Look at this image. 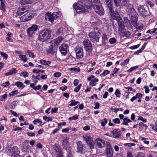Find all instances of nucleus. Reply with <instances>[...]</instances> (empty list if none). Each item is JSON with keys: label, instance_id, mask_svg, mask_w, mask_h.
I'll return each mask as SVG.
<instances>
[{"label": "nucleus", "instance_id": "nucleus-28", "mask_svg": "<svg viewBox=\"0 0 157 157\" xmlns=\"http://www.w3.org/2000/svg\"><path fill=\"white\" fill-rule=\"evenodd\" d=\"M132 121L130 119L127 117L124 118L123 119V122L122 124L124 125H127L128 123Z\"/></svg>", "mask_w": 157, "mask_h": 157}, {"label": "nucleus", "instance_id": "nucleus-37", "mask_svg": "<svg viewBox=\"0 0 157 157\" xmlns=\"http://www.w3.org/2000/svg\"><path fill=\"white\" fill-rule=\"evenodd\" d=\"M101 125L102 126H104L107 122V120L105 118L100 121Z\"/></svg>", "mask_w": 157, "mask_h": 157}, {"label": "nucleus", "instance_id": "nucleus-13", "mask_svg": "<svg viewBox=\"0 0 157 157\" xmlns=\"http://www.w3.org/2000/svg\"><path fill=\"white\" fill-rule=\"evenodd\" d=\"M106 143L107 145L106 151L107 155L108 157H112L113 152V150L111 147V145L109 142H107Z\"/></svg>", "mask_w": 157, "mask_h": 157}, {"label": "nucleus", "instance_id": "nucleus-12", "mask_svg": "<svg viewBox=\"0 0 157 157\" xmlns=\"http://www.w3.org/2000/svg\"><path fill=\"white\" fill-rule=\"evenodd\" d=\"M75 52L77 58L79 59L83 57V54L82 48L79 46H77L75 48Z\"/></svg>", "mask_w": 157, "mask_h": 157}, {"label": "nucleus", "instance_id": "nucleus-47", "mask_svg": "<svg viewBox=\"0 0 157 157\" xmlns=\"http://www.w3.org/2000/svg\"><path fill=\"white\" fill-rule=\"evenodd\" d=\"M109 41L111 44H113L116 43V40L114 38H110L109 40Z\"/></svg>", "mask_w": 157, "mask_h": 157}, {"label": "nucleus", "instance_id": "nucleus-36", "mask_svg": "<svg viewBox=\"0 0 157 157\" xmlns=\"http://www.w3.org/2000/svg\"><path fill=\"white\" fill-rule=\"evenodd\" d=\"M78 115L77 114H76L75 116L70 117L68 120L69 121H72V120H75L78 119Z\"/></svg>", "mask_w": 157, "mask_h": 157}, {"label": "nucleus", "instance_id": "nucleus-62", "mask_svg": "<svg viewBox=\"0 0 157 157\" xmlns=\"http://www.w3.org/2000/svg\"><path fill=\"white\" fill-rule=\"evenodd\" d=\"M140 46V44H137L135 45L132 46L130 47V48L131 49H134L137 48Z\"/></svg>", "mask_w": 157, "mask_h": 157}, {"label": "nucleus", "instance_id": "nucleus-2", "mask_svg": "<svg viewBox=\"0 0 157 157\" xmlns=\"http://www.w3.org/2000/svg\"><path fill=\"white\" fill-rule=\"evenodd\" d=\"M128 11L131 14L130 19L133 25L137 24L138 15L132 4L128 5Z\"/></svg>", "mask_w": 157, "mask_h": 157}, {"label": "nucleus", "instance_id": "nucleus-18", "mask_svg": "<svg viewBox=\"0 0 157 157\" xmlns=\"http://www.w3.org/2000/svg\"><path fill=\"white\" fill-rule=\"evenodd\" d=\"M97 146L99 148H102L105 147V142L104 140L100 138H98L96 140Z\"/></svg>", "mask_w": 157, "mask_h": 157}, {"label": "nucleus", "instance_id": "nucleus-40", "mask_svg": "<svg viewBox=\"0 0 157 157\" xmlns=\"http://www.w3.org/2000/svg\"><path fill=\"white\" fill-rule=\"evenodd\" d=\"M29 75V73L26 71L22 72L20 74V76H23L24 78L28 77Z\"/></svg>", "mask_w": 157, "mask_h": 157}, {"label": "nucleus", "instance_id": "nucleus-53", "mask_svg": "<svg viewBox=\"0 0 157 157\" xmlns=\"http://www.w3.org/2000/svg\"><path fill=\"white\" fill-rule=\"evenodd\" d=\"M148 5H149L151 7H152L154 6L153 3L150 0L146 1Z\"/></svg>", "mask_w": 157, "mask_h": 157}, {"label": "nucleus", "instance_id": "nucleus-29", "mask_svg": "<svg viewBox=\"0 0 157 157\" xmlns=\"http://www.w3.org/2000/svg\"><path fill=\"white\" fill-rule=\"evenodd\" d=\"M70 104L69 105L71 106H73L76 105L79 103L78 101H75V100H72L70 101Z\"/></svg>", "mask_w": 157, "mask_h": 157}, {"label": "nucleus", "instance_id": "nucleus-38", "mask_svg": "<svg viewBox=\"0 0 157 157\" xmlns=\"http://www.w3.org/2000/svg\"><path fill=\"white\" fill-rule=\"evenodd\" d=\"M109 73V71L107 70H105L100 75L101 76H105Z\"/></svg>", "mask_w": 157, "mask_h": 157}, {"label": "nucleus", "instance_id": "nucleus-22", "mask_svg": "<svg viewBox=\"0 0 157 157\" xmlns=\"http://www.w3.org/2000/svg\"><path fill=\"white\" fill-rule=\"evenodd\" d=\"M77 152H82L83 149V145L80 141H78L77 143Z\"/></svg>", "mask_w": 157, "mask_h": 157}, {"label": "nucleus", "instance_id": "nucleus-57", "mask_svg": "<svg viewBox=\"0 0 157 157\" xmlns=\"http://www.w3.org/2000/svg\"><path fill=\"white\" fill-rule=\"evenodd\" d=\"M126 157H133L131 152L128 151L127 152V156Z\"/></svg>", "mask_w": 157, "mask_h": 157}, {"label": "nucleus", "instance_id": "nucleus-7", "mask_svg": "<svg viewBox=\"0 0 157 157\" xmlns=\"http://www.w3.org/2000/svg\"><path fill=\"white\" fill-rule=\"evenodd\" d=\"M61 13L59 12H54L52 13H48V17L49 21L52 23L54 21V20L60 17L61 15Z\"/></svg>", "mask_w": 157, "mask_h": 157}, {"label": "nucleus", "instance_id": "nucleus-48", "mask_svg": "<svg viewBox=\"0 0 157 157\" xmlns=\"http://www.w3.org/2000/svg\"><path fill=\"white\" fill-rule=\"evenodd\" d=\"M43 118L44 120L47 121H52V119L50 117H47V116H44L43 117Z\"/></svg>", "mask_w": 157, "mask_h": 157}, {"label": "nucleus", "instance_id": "nucleus-6", "mask_svg": "<svg viewBox=\"0 0 157 157\" xmlns=\"http://www.w3.org/2000/svg\"><path fill=\"white\" fill-rule=\"evenodd\" d=\"M83 137V139L86 141L87 145L90 148L93 149L94 148L95 144L93 138L90 136H84Z\"/></svg>", "mask_w": 157, "mask_h": 157}, {"label": "nucleus", "instance_id": "nucleus-24", "mask_svg": "<svg viewBox=\"0 0 157 157\" xmlns=\"http://www.w3.org/2000/svg\"><path fill=\"white\" fill-rule=\"evenodd\" d=\"M27 11V10H26L25 8L22 7L18 9L17 11V14L18 15H21Z\"/></svg>", "mask_w": 157, "mask_h": 157}, {"label": "nucleus", "instance_id": "nucleus-5", "mask_svg": "<svg viewBox=\"0 0 157 157\" xmlns=\"http://www.w3.org/2000/svg\"><path fill=\"white\" fill-rule=\"evenodd\" d=\"M112 17H114V19L116 20L118 23V32H119L124 29V23L122 20L120 16L118 13L117 11H115V14L111 16Z\"/></svg>", "mask_w": 157, "mask_h": 157}, {"label": "nucleus", "instance_id": "nucleus-64", "mask_svg": "<svg viewBox=\"0 0 157 157\" xmlns=\"http://www.w3.org/2000/svg\"><path fill=\"white\" fill-rule=\"evenodd\" d=\"M28 53L29 57H32L33 58L34 57V55L33 52H31L29 50L28 51Z\"/></svg>", "mask_w": 157, "mask_h": 157}, {"label": "nucleus", "instance_id": "nucleus-33", "mask_svg": "<svg viewBox=\"0 0 157 157\" xmlns=\"http://www.w3.org/2000/svg\"><path fill=\"white\" fill-rule=\"evenodd\" d=\"M134 26L138 29H141L143 27V26L142 24H139L137 23L134 25Z\"/></svg>", "mask_w": 157, "mask_h": 157}, {"label": "nucleus", "instance_id": "nucleus-30", "mask_svg": "<svg viewBox=\"0 0 157 157\" xmlns=\"http://www.w3.org/2000/svg\"><path fill=\"white\" fill-rule=\"evenodd\" d=\"M15 85L18 87H21V89H22L25 87V85H23V84L22 82H21L17 81L16 82Z\"/></svg>", "mask_w": 157, "mask_h": 157}, {"label": "nucleus", "instance_id": "nucleus-9", "mask_svg": "<svg viewBox=\"0 0 157 157\" xmlns=\"http://www.w3.org/2000/svg\"><path fill=\"white\" fill-rule=\"evenodd\" d=\"M53 148L55 151L56 155L57 157H61L63 156L62 149L59 144H55Z\"/></svg>", "mask_w": 157, "mask_h": 157}, {"label": "nucleus", "instance_id": "nucleus-45", "mask_svg": "<svg viewBox=\"0 0 157 157\" xmlns=\"http://www.w3.org/2000/svg\"><path fill=\"white\" fill-rule=\"evenodd\" d=\"M6 2H1L2 10L3 11L5 10Z\"/></svg>", "mask_w": 157, "mask_h": 157}, {"label": "nucleus", "instance_id": "nucleus-26", "mask_svg": "<svg viewBox=\"0 0 157 157\" xmlns=\"http://www.w3.org/2000/svg\"><path fill=\"white\" fill-rule=\"evenodd\" d=\"M98 79L96 78L92 79L89 83L90 85L91 86H95L96 85V83L98 82Z\"/></svg>", "mask_w": 157, "mask_h": 157}, {"label": "nucleus", "instance_id": "nucleus-54", "mask_svg": "<svg viewBox=\"0 0 157 157\" xmlns=\"http://www.w3.org/2000/svg\"><path fill=\"white\" fill-rule=\"evenodd\" d=\"M10 84V83L9 81H7L6 82L3 83L2 84V86L3 87H5L8 86Z\"/></svg>", "mask_w": 157, "mask_h": 157}, {"label": "nucleus", "instance_id": "nucleus-55", "mask_svg": "<svg viewBox=\"0 0 157 157\" xmlns=\"http://www.w3.org/2000/svg\"><path fill=\"white\" fill-rule=\"evenodd\" d=\"M66 124L65 122H63L62 123H59L58 124V127L59 128H61L62 126H65Z\"/></svg>", "mask_w": 157, "mask_h": 157}, {"label": "nucleus", "instance_id": "nucleus-44", "mask_svg": "<svg viewBox=\"0 0 157 157\" xmlns=\"http://www.w3.org/2000/svg\"><path fill=\"white\" fill-rule=\"evenodd\" d=\"M0 54L1 56L3 57L6 59L8 57V55L4 52H0Z\"/></svg>", "mask_w": 157, "mask_h": 157}, {"label": "nucleus", "instance_id": "nucleus-59", "mask_svg": "<svg viewBox=\"0 0 157 157\" xmlns=\"http://www.w3.org/2000/svg\"><path fill=\"white\" fill-rule=\"evenodd\" d=\"M58 109L57 108H52L51 112V113H57L58 111Z\"/></svg>", "mask_w": 157, "mask_h": 157}, {"label": "nucleus", "instance_id": "nucleus-51", "mask_svg": "<svg viewBox=\"0 0 157 157\" xmlns=\"http://www.w3.org/2000/svg\"><path fill=\"white\" fill-rule=\"evenodd\" d=\"M69 130H70V129H69V128H65L64 129H63L62 130V132L63 133H68L69 132Z\"/></svg>", "mask_w": 157, "mask_h": 157}, {"label": "nucleus", "instance_id": "nucleus-34", "mask_svg": "<svg viewBox=\"0 0 157 157\" xmlns=\"http://www.w3.org/2000/svg\"><path fill=\"white\" fill-rule=\"evenodd\" d=\"M135 157H145V155L143 152H139L136 155Z\"/></svg>", "mask_w": 157, "mask_h": 157}, {"label": "nucleus", "instance_id": "nucleus-10", "mask_svg": "<svg viewBox=\"0 0 157 157\" xmlns=\"http://www.w3.org/2000/svg\"><path fill=\"white\" fill-rule=\"evenodd\" d=\"M38 26L36 25H33L27 30V33L30 37L33 36V34L37 30Z\"/></svg>", "mask_w": 157, "mask_h": 157}, {"label": "nucleus", "instance_id": "nucleus-21", "mask_svg": "<svg viewBox=\"0 0 157 157\" xmlns=\"http://www.w3.org/2000/svg\"><path fill=\"white\" fill-rule=\"evenodd\" d=\"M121 36L123 37L125 36L128 37L131 34V33L128 31H126L123 29L119 32Z\"/></svg>", "mask_w": 157, "mask_h": 157}, {"label": "nucleus", "instance_id": "nucleus-41", "mask_svg": "<svg viewBox=\"0 0 157 157\" xmlns=\"http://www.w3.org/2000/svg\"><path fill=\"white\" fill-rule=\"evenodd\" d=\"M129 59H127L123 61L121 63V65L122 66H125L128 63L129 61Z\"/></svg>", "mask_w": 157, "mask_h": 157}, {"label": "nucleus", "instance_id": "nucleus-17", "mask_svg": "<svg viewBox=\"0 0 157 157\" xmlns=\"http://www.w3.org/2000/svg\"><path fill=\"white\" fill-rule=\"evenodd\" d=\"M112 135L115 138H119L122 134V132L118 129H115L112 131Z\"/></svg>", "mask_w": 157, "mask_h": 157}, {"label": "nucleus", "instance_id": "nucleus-19", "mask_svg": "<svg viewBox=\"0 0 157 157\" xmlns=\"http://www.w3.org/2000/svg\"><path fill=\"white\" fill-rule=\"evenodd\" d=\"M138 10L139 13L142 16H147V11L143 6H140L138 7Z\"/></svg>", "mask_w": 157, "mask_h": 157}, {"label": "nucleus", "instance_id": "nucleus-3", "mask_svg": "<svg viewBox=\"0 0 157 157\" xmlns=\"http://www.w3.org/2000/svg\"><path fill=\"white\" fill-rule=\"evenodd\" d=\"M52 34V32L50 30L45 29L41 31L39 33L38 39L42 41H44L45 40L51 38Z\"/></svg>", "mask_w": 157, "mask_h": 157}, {"label": "nucleus", "instance_id": "nucleus-58", "mask_svg": "<svg viewBox=\"0 0 157 157\" xmlns=\"http://www.w3.org/2000/svg\"><path fill=\"white\" fill-rule=\"evenodd\" d=\"M138 120H140L144 123H146L147 122L146 119L140 116L138 117Z\"/></svg>", "mask_w": 157, "mask_h": 157}, {"label": "nucleus", "instance_id": "nucleus-25", "mask_svg": "<svg viewBox=\"0 0 157 157\" xmlns=\"http://www.w3.org/2000/svg\"><path fill=\"white\" fill-rule=\"evenodd\" d=\"M35 2V0H22L21 2V3L22 5H25L26 4H31Z\"/></svg>", "mask_w": 157, "mask_h": 157}, {"label": "nucleus", "instance_id": "nucleus-39", "mask_svg": "<svg viewBox=\"0 0 157 157\" xmlns=\"http://www.w3.org/2000/svg\"><path fill=\"white\" fill-rule=\"evenodd\" d=\"M33 73H39L40 72H41V73H43L44 72V70H39L36 69H34L33 70Z\"/></svg>", "mask_w": 157, "mask_h": 157}, {"label": "nucleus", "instance_id": "nucleus-20", "mask_svg": "<svg viewBox=\"0 0 157 157\" xmlns=\"http://www.w3.org/2000/svg\"><path fill=\"white\" fill-rule=\"evenodd\" d=\"M68 140V138L66 137L63 140L62 146L63 147V149L66 150H67V147L69 145Z\"/></svg>", "mask_w": 157, "mask_h": 157}, {"label": "nucleus", "instance_id": "nucleus-1", "mask_svg": "<svg viewBox=\"0 0 157 157\" xmlns=\"http://www.w3.org/2000/svg\"><path fill=\"white\" fill-rule=\"evenodd\" d=\"M92 7L96 12L100 15L104 14V10L102 7L101 3L98 0H78L76 4L74 5L73 8L77 13H83L87 11V9H90Z\"/></svg>", "mask_w": 157, "mask_h": 157}, {"label": "nucleus", "instance_id": "nucleus-52", "mask_svg": "<svg viewBox=\"0 0 157 157\" xmlns=\"http://www.w3.org/2000/svg\"><path fill=\"white\" fill-rule=\"evenodd\" d=\"M113 122L117 124H119L120 123V121L119 119L118 118H116L113 120Z\"/></svg>", "mask_w": 157, "mask_h": 157}, {"label": "nucleus", "instance_id": "nucleus-16", "mask_svg": "<svg viewBox=\"0 0 157 157\" xmlns=\"http://www.w3.org/2000/svg\"><path fill=\"white\" fill-rule=\"evenodd\" d=\"M32 18V16L31 14L27 13L26 14L21 17L20 20L21 21L25 22L31 20Z\"/></svg>", "mask_w": 157, "mask_h": 157}, {"label": "nucleus", "instance_id": "nucleus-23", "mask_svg": "<svg viewBox=\"0 0 157 157\" xmlns=\"http://www.w3.org/2000/svg\"><path fill=\"white\" fill-rule=\"evenodd\" d=\"M63 40V38L61 36L58 37L57 38L55 39L53 41L54 46L56 45L57 46Z\"/></svg>", "mask_w": 157, "mask_h": 157}, {"label": "nucleus", "instance_id": "nucleus-63", "mask_svg": "<svg viewBox=\"0 0 157 157\" xmlns=\"http://www.w3.org/2000/svg\"><path fill=\"white\" fill-rule=\"evenodd\" d=\"M33 122L35 124H36V123H42V122L40 120V119H36L34 120L33 121Z\"/></svg>", "mask_w": 157, "mask_h": 157}, {"label": "nucleus", "instance_id": "nucleus-46", "mask_svg": "<svg viewBox=\"0 0 157 157\" xmlns=\"http://www.w3.org/2000/svg\"><path fill=\"white\" fill-rule=\"evenodd\" d=\"M139 125V128H140L143 129L144 127H145L146 128L147 127V126L146 124H144L142 122L140 123Z\"/></svg>", "mask_w": 157, "mask_h": 157}, {"label": "nucleus", "instance_id": "nucleus-61", "mask_svg": "<svg viewBox=\"0 0 157 157\" xmlns=\"http://www.w3.org/2000/svg\"><path fill=\"white\" fill-rule=\"evenodd\" d=\"M11 73H12V75L15 74L17 73V71L15 68H12L10 70Z\"/></svg>", "mask_w": 157, "mask_h": 157}, {"label": "nucleus", "instance_id": "nucleus-4", "mask_svg": "<svg viewBox=\"0 0 157 157\" xmlns=\"http://www.w3.org/2000/svg\"><path fill=\"white\" fill-rule=\"evenodd\" d=\"M94 32H91L89 34L90 40L93 42H97L99 41L101 33L97 27L94 28Z\"/></svg>", "mask_w": 157, "mask_h": 157}, {"label": "nucleus", "instance_id": "nucleus-31", "mask_svg": "<svg viewBox=\"0 0 157 157\" xmlns=\"http://www.w3.org/2000/svg\"><path fill=\"white\" fill-rule=\"evenodd\" d=\"M19 57L24 62H25L27 61V57L26 55H20L19 56Z\"/></svg>", "mask_w": 157, "mask_h": 157}, {"label": "nucleus", "instance_id": "nucleus-8", "mask_svg": "<svg viewBox=\"0 0 157 157\" xmlns=\"http://www.w3.org/2000/svg\"><path fill=\"white\" fill-rule=\"evenodd\" d=\"M129 0H116L115 1L114 3L116 6L120 7L125 6L128 10V5L130 4L128 3Z\"/></svg>", "mask_w": 157, "mask_h": 157}, {"label": "nucleus", "instance_id": "nucleus-60", "mask_svg": "<svg viewBox=\"0 0 157 157\" xmlns=\"http://www.w3.org/2000/svg\"><path fill=\"white\" fill-rule=\"evenodd\" d=\"M42 62H43V65H48L51 63V62H50L48 61H47L44 60H43V61Z\"/></svg>", "mask_w": 157, "mask_h": 157}, {"label": "nucleus", "instance_id": "nucleus-43", "mask_svg": "<svg viewBox=\"0 0 157 157\" xmlns=\"http://www.w3.org/2000/svg\"><path fill=\"white\" fill-rule=\"evenodd\" d=\"M138 67V66H136L135 67H132L130 68L127 71V72H131L135 70Z\"/></svg>", "mask_w": 157, "mask_h": 157}, {"label": "nucleus", "instance_id": "nucleus-42", "mask_svg": "<svg viewBox=\"0 0 157 157\" xmlns=\"http://www.w3.org/2000/svg\"><path fill=\"white\" fill-rule=\"evenodd\" d=\"M115 94L117 97L120 98V97L121 92L120 90L118 89H116L114 93Z\"/></svg>", "mask_w": 157, "mask_h": 157}, {"label": "nucleus", "instance_id": "nucleus-11", "mask_svg": "<svg viewBox=\"0 0 157 157\" xmlns=\"http://www.w3.org/2000/svg\"><path fill=\"white\" fill-rule=\"evenodd\" d=\"M83 44L86 51L89 53L90 52L92 49L91 42L89 40L86 39L83 41Z\"/></svg>", "mask_w": 157, "mask_h": 157}, {"label": "nucleus", "instance_id": "nucleus-27", "mask_svg": "<svg viewBox=\"0 0 157 157\" xmlns=\"http://www.w3.org/2000/svg\"><path fill=\"white\" fill-rule=\"evenodd\" d=\"M19 154V150L16 146H14L13 147L12 151V154H15L16 155H18Z\"/></svg>", "mask_w": 157, "mask_h": 157}, {"label": "nucleus", "instance_id": "nucleus-35", "mask_svg": "<svg viewBox=\"0 0 157 157\" xmlns=\"http://www.w3.org/2000/svg\"><path fill=\"white\" fill-rule=\"evenodd\" d=\"M17 102L14 101L12 102L10 105V108L12 109H14L17 105Z\"/></svg>", "mask_w": 157, "mask_h": 157}, {"label": "nucleus", "instance_id": "nucleus-50", "mask_svg": "<svg viewBox=\"0 0 157 157\" xmlns=\"http://www.w3.org/2000/svg\"><path fill=\"white\" fill-rule=\"evenodd\" d=\"M135 145V144L134 143H128L124 144V146H127L128 147H131L132 146H134Z\"/></svg>", "mask_w": 157, "mask_h": 157}, {"label": "nucleus", "instance_id": "nucleus-56", "mask_svg": "<svg viewBox=\"0 0 157 157\" xmlns=\"http://www.w3.org/2000/svg\"><path fill=\"white\" fill-rule=\"evenodd\" d=\"M63 31V28L62 27H60L57 30V33L58 34H60L62 33Z\"/></svg>", "mask_w": 157, "mask_h": 157}, {"label": "nucleus", "instance_id": "nucleus-32", "mask_svg": "<svg viewBox=\"0 0 157 157\" xmlns=\"http://www.w3.org/2000/svg\"><path fill=\"white\" fill-rule=\"evenodd\" d=\"M8 95L7 94H5L1 96H0V101H5V100L7 98Z\"/></svg>", "mask_w": 157, "mask_h": 157}, {"label": "nucleus", "instance_id": "nucleus-14", "mask_svg": "<svg viewBox=\"0 0 157 157\" xmlns=\"http://www.w3.org/2000/svg\"><path fill=\"white\" fill-rule=\"evenodd\" d=\"M68 47V45L65 43L62 44L59 47V51L63 55L65 56L67 54Z\"/></svg>", "mask_w": 157, "mask_h": 157}, {"label": "nucleus", "instance_id": "nucleus-15", "mask_svg": "<svg viewBox=\"0 0 157 157\" xmlns=\"http://www.w3.org/2000/svg\"><path fill=\"white\" fill-rule=\"evenodd\" d=\"M106 5L108 7L110 11L111 16L115 14V12H114L112 8V0H105Z\"/></svg>", "mask_w": 157, "mask_h": 157}, {"label": "nucleus", "instance_id": "nucleus-49", "mask_svg": "<svg viewBox=\"0 0 157 157\" xmlns=\"http://www.w3.org/2000/svg\"><path fill=\"white\" fill-rule=\"evenodd\" d=\"M102 39L103 42L104 41H105L108 40L107 35L105 34L104 33L103 34L102 36Z\"/></svg>", "mask_w": 157, "mask_h": 157}]
</instances>
